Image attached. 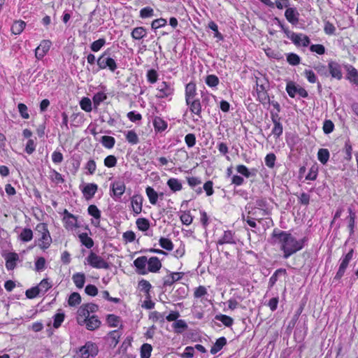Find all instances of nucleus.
Wrapping results in <instances>:
<instances>
[{
	"mask_svg": "<svg viewBox=\"0 0 358 358\" xmlns=\"http://www.w3.org/2000/svg\"><path fill=\"white\" fill-rule=\"evenodd\" d=\"M153 126L156 131L162 132L167 128V123L162 118L155 117L153 120Z\"/></svg>",
	"mask_w": 358,
	"mask_h": 358,
	"instance_id": "nucleus-33",
	"label": "nucleus"
},
{
	"mask_svg": "<svg viewBox=\"0 0 358 358\" xmlns=\"http://www.w3.org/2000/svg\"><path fill=\"white\" fill-rule=\"evenodd\" d=\"M227 344V338L222 336L216 340L215 343L211 347L210 353L213 355L216 354Z\"/></svg>",
	"mask_w": 358,
	"mask_h": 358,
	"instance_id": "nucleus-31",
	"label": "nucleus"
},
{
	"mask_svg": "<svg viewBox=\"0 0 358 358\" xmlns=\"http://www.w3.org/2000/svg\"><path fill=\"white\" fill-rule=\"evenodd\" d=\"M106 322L110 327H117L120 323L121 319L119 316L109 314L107 315Z\"/></svg>",
	"mask_w": 358,
	"mask_h": 358,
	"instance_id": "nucleus-50",
	"label": "nucleus"
},
{
	"mask_svg": "<svg viewBox=\"0 0 358 358\" xmlns=\"http://www.w3.org/2000/svg\"><path fill=\"white\" fill-rule=\"evenodd\" d=\"M285 34L287 37L289 38L294 45L296 46L301 45V39L302 38L303 34H296L289 29H285Z\"/></svg>",
	"mask_w": 358,
	"mask_h": 358,
	"instance_id": "nucleus-30",
	"label": "nucleus"
},
{
	"mask_svg": "<svg viewBox=\"0 0 358 358\" xmlns=\"http://www.w3.org/2000/svg\"><path fill=\"white\" fill-rule=\"evenodd\" d=\"M80 241L87 248L90 249L94 246V241L88 236L87 233H82L78 236Z\"/></svg>",
	"mask_w": 358,
	"mask_h": 358,
	"instance_id": "nucleus-36",
	"label": "nucleus"
},
{
	"mask_svg": "<svg viewBox=\"0 0 358 358\" xmlns=\"http://www.w3.org/2000/svg\"><path fill=\"white\" fill-rule=\"evenodd\" d=\"M99 69H105L108 68L110 71L114 72L117 68L116 62L110 56L109 50L104 51L96 60Z\"/></svg>",
	"mask_w": 358,
	"mask_h": 358,
	"instance_id": "nucleus-3",
	"label": "nucleus"
},
{
	"mask_svg": "<svg viewBox=\"0 0 358 358\" xmlns=\"http://www.w3.org/2000/svg\"><path fill=\"white\" fill-rule=\"evenodd\" d=\"M159 244L164 250L171 251L173 249V244L169 238L161 237L159 240Z\"/></svg>",
	"mask_w": 358,
	"mask_h": 358,
	"instance_id": "nucleus-52",
	"label": "nucleus"
},
{
	"mask_svg": "<svg viewBox=\"0 0 358 358\" xmlns=\"http://www.w3.org/2000/svg\"><path fill=\"white\" fill-rule=\"evenodd\" d=\"M167 185L173 192H178L182 189V183L177 178H170L167 181Z\"/></svg>",
	"mask_w": 358,
	"mask_h": 358,
	"instance_id": "nucleus-39",
	"label": "nucleus"
},
{
	"mask_svg": "<svg viewBox=\"0 0 358 358\" xmlns=\"http://www.w3.org/2000/svg\"><path fill=\"white\" fill-rule=\"evenodd\" d=\"M286 274H287L286 269L282 268L277 269L273 273V274L271 276V278H269V281H268V289H270L274 286V285L276 283L279 276L282 275H286Z\"/></svg>",
	"mask_w": 358,
	"mask_h": 358,
	"instance_id": "nucleus-29",
	"label": "nucleus"
},
{
	"mask_svg": "<svg viewBox=\"0 0 358 358\" xmlns=\"http://www.w3.org/2000/svg\"><path fill=\"white\" fill-rule=\"evenodd\" d=\"M72 280L78 289L83 287L85 282V275L83 273H76L72 276Z\"/></svg>",
	"mask_w": 358,
	"mask_h": 358,
	"instance_id": "nucleus-32",
	"label": "nucleus"
},
{
	"mask_svg": "<svg viewBox=\"0 0 358 358\" xmlns=\"http://www.w3.org/2000/svg\"><path fill=\"white\" fill-rule=\"evenodd\" d=\"M81 303V296L78 292H73L69 296L68 303L70 306H76Z\"/></svg>",
	"mask_w": 358,
	"mask_h": 358,
	"instance_id": "nucleus-51",
	"label": "nucleus"
},
{
	"mask_svg": "<svg viewBox=\"0 0 358 358\" xmlns=\"http://www.w3.org/2000/svg\"><path fill=\"white\" fill-rule=\"evenodd\" d=\"M152 348L150 344L144 343L141 348V357L150 358Z\"/></svg>",
	"mask_w": 358,
	"mask_h": 358,
	"instance_id": "nucleus-53",
	"label": "nucleus"
},
{
	"mask_svg": "<svg viewBox=\"0 0 358 358\" xmlns=\"http://www.w3.org/2000/svg\"><path fill=\"white\" fill-rule=\"evenodd\" d=\"M137 228L142 231H146L150 228V222L144 217L138 218L136 221Z\"/></svg>",
	"mask_w": 358,
	"mask_h": 358,
	"instance_id": "nucleus-45",
	"label": "nucleus"
},
{
	"mask_svg": "<svg viewBox=\"0 0 358 358\" xmlns=\"http://www.w3.org/2000/svg\"><path fill=\"white\" fill-rule=\"evenodd\" d=\"M100 142L105 148L111 149L115 145V139L113 136H103L100 140Z\"/></svg>",
	"mask_w": 358,
	"mask_h": 358,
	"instance_id": "nucleus-44",
	"label": "nucleus"
},
{
	"mask_svg": "<svg viewBox=\"0 0 358 358\" xmlns=\"http://www.w3.org/2000/svg\"><path fill=\"white\" fill-rule=\"evenodd\" d=\"M217 243L219 245L236 244V241L235 240L234 233L230 230L225 231L223 236L218 239Z\"/></svg>",
	"mask_w": 358,
	"mask_h": 358,
	"instance_id": "nucleus-23",
	"label": "nucleus"
},
{
	"mask_svg": "<svg viewBox=\"0 0 358 358\" xmlns=\"http://www.w3.org/2000/svg\"><path fill=\"white\" fill-rule=\"evenodd\" d=\"M51 45L52 43L49 40L42 41L40 45L35 50V56L36 59L38 60L42 59L49 51Z\"/></svg>",
	"mask_w": 358,
	"mask_h": 358,
	"instance_id": "nucleus-13",
	"label": "nucleus"
},
{
	"mask_svg": "<svg viewBox=\"0 0 358 358\" xmlns=\"http://www.w3.org/2000/svg\"><path fill=\"white\" fill-rule=\"evenodd\" d=\"M265 164L270 169H272L275 166V162L276 160V157L274 153H268L265 157Z\"/></svg>",
	"mask_w": 358,
	"mask_h": 358,
	"instance_id": "nucleus-64",
	"label": "nucleus"
},
{
	"mask_svg": "<svg viewBox=\"0 0 358 358\" xmlns=\"http://www.w3.org/2000/svg\"><path fill=\"white\" fill-rule=\"evenodd\" d=\"M36 231L41 236L38 241H36V244L43 250L48 249L52 243V238L48 226L45 223H39L36 225Z\"/></svg>",
	"mask_w": 358,
	"mask_h": 358,
	"instance_id": "nucleus-2",
	"label": "nucleus"
},
{
	"mask_svg": "<svg viewBox=\"0 0 358 358\" xmlns=\"http://www.w3.org/2000/svg\"><path fill=\"white\" fill-rule=\"evenodd\" d=\"M271 117L274 125L271 131V134L274 136L275 139H277L282 134L283 127L282 123L280 122V117L277 113L271 112Z\"/></svg>",
	"mask_w": 358,
	"mask_h": 358,
	"instance_id": "nucleus-10",
	"label": "nucleus"
},
{
	"mask_svg": "<svg viewBox=\"0 0 358 358\" xmlns=\"http://www.w3.org/2000/svg\"><path fill=\"white\" fill-rule=\"evenodd\" d=\"M329 152L326 148H320L317 152V159L322 164H326L329 159Z\"/></svg>",
	"mask_w": 358,
	"mask_h": 358,
	"instance_id": "nucleus-43",
	"label": "nucleus"
},
{
	"mask_svg": "<svg viewBox=\"0 0 358 358\" xmlns=\"http://www.w3.org/2000/svg\"><path fill=\"white\" fill-rule=\"evenodd\" d=\"M208 27L214 31L215 38H217L220 41H222L224 39L223 35L219 32L218 27L214 21L209 22Z\"/></svg>",
	"mask_w": 358,
	"mask_h": 358,
	"instance_id": "nucleus-56",
	"label": "nucleus"
},
{
	"mask_svg": "<svg viewBox=\"0 0 358 358\" xmlns=\"http://www.w3.org/2000/svg\"><path fill=\"white\" fill-rule=\"evenodd\" d=\"M149 318L154 322H160L164 323L165 320L164 313H161L157 311L151 312L149 315Z\"/></svg>",
	"mask_w": 358,
	"mask_h": 358,
	"instance_id": "nucleus-58",
	"label": "nucleus"
},
{
	"mask_svg": "<svg viewBox=\"0 0 358 358\" xmlns=\"http://www.w3.org/2000/svg\"><path fill=\"white\" fill-rule=\"evenodd\" d=\"M329 76L332 78L341 80L343 78L342 66L336 61L331 60L328 62Z\"/></svg>",
	"mask_w": 358,
	"mask_h": 358,
	"instance_id": "nucleus-9",
	"label": "nucleus"
},
{
	"mask_svg": "<svg viewBox=\"0 0 358 358\" xmlns=\"http://www.w3.org/2000/svg\"><path fill=\"white\" fill-rule=\"evenodd\" d=\"M121 336V334L119 330L111 331L108 334L107 339L109 345L112 348H115L119 342V339Z\"/></svg>",
	"mask_w": 358,
	"mask_h": 358,
	"instance_id": "nucleus-28",
	"label": "nucleus"
},
{
	"mask_svg": "<svg viewBox=\"0 0 358 358\" xmlns=\"http://www.w3.org/2000/svg\"><path fill=\"white\" fill-rule=\"evenodd\" d=\"M196 84L194 82H190L187 83L185 86V101H188V100L196 99Z\"/></svg>",
	"mask_w": 358,
	"mask_h": 358,
	"instance_id": "nucleus-24",
	"label": "nucleus"
},
{
	"mask_svg": "<svg viewBox=\"0 0 358 358\" xmlns=\"http://www.w3.org/2000/svg\"><path fill=\"white\" fill-rule=\"evenodd\" d=\"M344 68L347 71L345 78L351 83L358 86V71L351 64H345Z\"/></svg>",
	"mask_w": 358,
	"mask_h": 358,
	"instance_id": "nucleus-16",
	"label": "nucleus"
},
{
	"mask_svg": "<svg viewBox=\"0 0 358 358\" xmlns=\"http://www.w3.org/2000/svg\"><path fill=\"white\" fill-rule=\"evenodd\" d=\"M148 34L147 29L143 27H137L131 32V36L134 40H141L146 37Z\"/></svg>",
	"mask_w": 358,
	"mask_h": 358,
	"instance_id": "nucleus-27",
	"label": "nucleus"
},
{
	"mask_svg": "<svg viewBox=\"0 0 358 358\" xmlns=\"http://www.w3.org/2000/svg\"><path fill=\"white\" fill-rule=\"evenodd\" d=\"M215 319L216 320L220 321L222 322V324L227 327H230L232 326L234 323V320L230 316L222 315V314H218L215 316Z\"/></svg>",
	"mask_w": 358,
	"mask_h": 358,
	"instance_id": "nucleus-41",
	"label": "nucleus"
},
{
	"mask_svg": "<svg viewBox=\"0 0 358 358\" xmlns=\"http://www.w3.org/2000/svg\"><path fill=\"white\" fill-rule=\"evenodd\" d=\"M33 238V231L31 229L24 228L19 235V239L22 242H29Z\"/></svg>",
	"mask_w": 358,
	"mask_h": 358,
	"instance_id": "nucleus-42",
	"label": "nucleus"
},
{
	"mask_svg": "<svg viewBox=\"0 0 358 358\" xmlns=\"http://www.w3.org/2000/svg\"><path fill=\"white\" fill-rule=\"evenodd\" d=\"M97 189H98V186L96 184L88 183L84 187L82 192H83V194L85 198L87 200H90L94 196Z\"/></svg>",
	"mask_w": 358,
	"mask_h": 358,
	"instance_id": "nucleus-21",
	"label": "nucleus"
},
{
	"mask_svg": "<svg viewBox=\"0 0 358 358\" xmlns=\"http://www.w3.org/2000/svg\"><path fill=\"white\" fill-rule=\"evenodd\" d=\"M80 106L85 112H91L92 110V101L88 97H83L80 101Z\"/></svg>",
	"mask_w": 358,
	"mask_h": 358,
	"instance_id": "nucleus-55",
	"label": "nucleus"
},
{
	"mask_svg": "<svg viewBox=\"0 0 358 358\" xmlns=\"http://www.w3.org/2000/svg\"><path fill=\"white\" fill-rule=\"evenodd\" d=\"M272 237L276 238L280 244V250L283 252L282 257L285 259L302 250L308 242L306 236L297 240L291 233L277 229L273 230Z\"/></svg>",
	"mask_w": 358,
	"mask_h": 358,
	"instance_id": "nucleus-1",
	"label": "nucleus"
},
{
	"mask_svg": "<svg viewBox=\"0 0 358 358\" xmlns=\"http://www.w3.org/2000/svg\"><path fill=\"white\" fill-rule=\"evenodd\" d=\"M322 129L325 134H329L334 129V124L331 120H325L323 122Z\"/></svg>",
	"mask_w": 358,
	"mask_h": 358,
	"instance_id": "nucleus-62",
	"label": "nucleus"
},
{
	"mask_svg": "<svg viewBox=\"0 0 358 358\" xmlns=\"http://www.w3.org/2000/svg\"><path fill=\"white\" fill-rule=\"evenodd\" d=\"M148 270L152 273L157 272L162 267V263L157 257H152L148 259Z\"/></svg>",
	"mask_w": 358,
	"mask_h": 358,
	"instance_id": "nucleus-25",
	"label": "nucleus"
},
{
	"mask_svg": "<svg viewBox=\"0 0 358 358\" xmlns=\"http://www.w3.org/2000/svg\"><path fill=\"white\" fill-rule=\"evenodd\" d=\"M83 350L87 352L88 355H91V357H95L98 353V348L96 344L87 342L83 347Z\"/></svg>",
	"mask_w": 358,
	"mask_h": 358,
	"instance_id": "nucleus-40",
	"label": "nucleus"
},
{
	"mask_svg": "<svg viewBox=\"0 0 358 358\" xmlns=\"http://www.w3.org/2000/svg\"><path fill=\"white\" fill-rule=\"evenodd\" d=\"M107 99V95L103 92H99L94 94L92 101L94 107L97 108L101 102L104 101Z\"/></svg>",
	"mask_w": 358,
	"mask_h": 358,
	"instance_id": "nucleus-38",
	"label": "nucleus"
},
{
	"mask_svg": "<svg viewBox=\"0 0 358 358\" xmlns=\"http://www.w3.org/2000/svg\"><path fill=\"white\" fill-rule=\"evenodd\" d=\"M77 314H78L77 321H78V324H79V320H84L85 319H87L90 317L89 310L85 307V304H83L82 306H80V308H78V310L77 311Z\"/></svg>",
	"mask_w": 358,
	"mask_h": 358,
	"instance_id": "nucleus-46",
	"label": "nucleus"
},
{
	"mask_svg": "<svg viewBox=\"0 0 358 358\" xmlns=\"http://www.w3.org/2000/svg\"><path fill=\"white\" fill-rule=\"evenodd\" d=\"M184 276L182 272H171L163 278L164 287L171 286Z\"/></svg>",
	"mask_w": 358,
	"mask_h": 358,
	"instance_id": "nucleus-17",
	"label": "nucleus"
},
{
	"mask_svg": "<svg viewBox=\"0 0 358 358\" xmlns=\"http://www.w3.org/2000/svg\"><path fill=\"white\" fill-rule=\"evenodd\" d=\"M185 102L192 113L201 117L202 105L199 99H190Z\"/></svg>",
	"mask_w": 358,
	"mask_h": 358,
	"instance_id": "nucleus-15",
	"label": "nucleus"
},
{
	"mask_svg": "<svg viewBox=\"0 0 358 358\" xmlns=\"http://www.w3.org/2000/svg\"><path fill=\"white\" fill-rule=\"evenodd\" d=\"M63 222L66 229H73L78 227L77 217L69 213L66 209L64 210Z\"/></svg>",
	"mask_w": 358,
	"mask_h": 358,
	"instance_id": "nucleus-11",
	"label": "nucleus"
},
{
	"mask_svg": "<svg viewBox=\"0 0 358 358\" xmlns=\"http://www.w3.org/2000/svg\"><path fill=\"white\" fill-rule=\"evenodd\" d=\"M138 287L141 289V291L145 292L146 299L151 298L150 291L152 288L151 284L146 280L142 279L138 282Z\"/></svg>",
	"mask_w": 358,
	"mask_h": 358,
	"instance_id": "nucleus-35",
	"label": "nucleus"
},
{
	"mask_svg": "<svg viewBox=\"0 0 358 358\" xmlns=\"http://www.w3.org/2000/svg\"><path fill=\"white\" fill-rule=\"evenodd\" d=\"M158 93L156 97L158 99H164L171 96L174 92V88L171 83L162 82L159 84L157 87Z\"/></svg>",
	"mask_w": 358,
	"mask_h": 358,
	"instance_id": "nucleus-8",
	"label": "nucleus"
},
{
	"mask_svg": "<svg viewBox=\"0 0 358 358\" xmlns=\"http://www.w3.org/2000/svg\"><path fill=\"white\" fill-rule=\"evenodd\" d=\"M180 219L183 224L189 225L193 221V217L189 211H184L182 213Z\"/></svg>",
	"mask_w": 358,
	"mask_h": 358,
	"instance_id": "nucleus-61",
	"label": "nucleus"
},
{
	"mask_svg": "<svg viewBox=\"0 0 358 358\" xmlns=\"http://www.w3.org/2000/svg\"><path fill=\"white\" fill-rule=\"evenodd\" d=\"M51 287L52 285L48 281V279L42 280L39 285L37 286L40 293H45Z\"/></svg>",
	"mask_w": 358,
	"mask_h": 358,
	"instance_id": "nucleus-63",
	"label": "nucleus"
},
{
	"mask_svg": "<svg viewBox=\"0 0 358 358\" xmlns=\"http://www.w3.org/2000/svg\"><path fill=\"white\" fill-rule=\"evenodd\" d=\"M286 20L292 25H296L299 20V13L296 8H287L285 12Z\"/></svg>",
	"mask_w": 358,
	"mask_h": 358,
	"instance_id": "nucleus-18",
	"label": "nucleus"
},
{
	"mask_svg": "<svg viewBox=\"0 0 358 358\" xmlns=\"http://www.w3.org/2000/svg\"><path fill=\"white\" fill-rule=\"evenodd\" d=\"M126 186L123 181L116 180L110 184V194L115 199H120L124 193Z\"/></svg>",
	"mask_w": 358,
	"mask_h": 358,
	"instance_id": "nucleus-7",
	"label": "nucleus"
},
{
	"mask_svg": "<svg viewBox=\"0 0 358 358\" xmlns=\"http://www.w3.org/2000/svg\"><path fill=\"white\" fill-rule=\"evenodd\" d=\"M147 264L148 259L145 256L139 257L134 261V265L136 268L138 273L141 275L147 273V271L145 270Z\"/></svg>",
	"mask_w": 358,
	"mask_h": 358,
	"instance_id": "nucleus-19",
	"label": "nucleus"
},
{
	"mask_svg": "<svg viewBox=\"0 0 358 358\" xmlns=\"http://www.w3.org/2000/svg\"><path fill=\"white\" fill-rule=\"evenodd\" d=\"M262 219V218L261 217H252L249 215L245 217L244 214L242 215L243 221H245L250 227L254 229H256L257 227V224L255 222V220H258L260 222Z\"/></svg>",
	"mask_w": 358,
	"mask_h": 358,
	"instance_id": "nucleus-59",
	"label": "nucleus"
},
{
	"mask_svg": "<svg viewBox=\"0 0 358 358\" xmlns=\"http://www.w3.org/2000/svg\"><path fill=\"white\" fill-rule=\"evenodd\" d=\"M206 84L210 87H215L219 84V78L215 75H208L205 80Z\"/></svg>",
	"mask_w": 358,
	"mask_h": 358,
	"instance_id": "nucleus-54",
	"label": "nucleus"
},
{
	"mask_svg": "<svg viewBox=\"0 0 358 358\" xmlns=\"http://www.w3.org/2000/svg\"><path fill=\"white\" fill-rule=\"evenodd\" d=\"M173 327L175 329V332L177 334H181L182 331L187 329V324L183 320H178L173 324Z\"/></svg>",
	"mask_w": 358,
	"mask_h": 358,
	"instance_id": "nucleus-47",
	"label": "nucleus"
},
{
	"mask_svg": "<svg viewBox=\"0 0 358 358\" xmlns=\"http://www.w3.org/2000/svg\"><path fill=\"white\" fill-rule=\"evenodd\" d=\"M126 140L131 145H136L139 142L137 134L134 130L128 131L125 134Z\"/></svg>",
	"mask_w": 358,
	"mask_h": 358,
	"instance_id": "nucleus-49",
	"label": "nucleus"
},
{
	"mask_svg": "<svg viewBox=\"0 0 358 358\" xmlns=\"http://www.w3.org/2000/svg\"><path fill=\"white\" fill-rule=\"evenodd\" d=\"M87 213L90 216L93 217V219L91 220L92 224L96 227H99L101 217V210L97 208L96 205L91 204L87 208Z\"/></svg>",
	"mask_w": 358,
	"mask_h": 358,
	"instance_id": "nucleus-12",
	"label": "nucleus"
},
{
	"mask_svg": "<svg viewBox=\"0 0 358 358\" xmlns=\"http://www.w3.org/2000/svg\"><path fill=\"white\" fill-rule=\"evenodd\" d=\"M236 171L243 176L248 178L250 177H255L257 175V169H252L249 170L245 165L240 164L236 166Z\"/></svg>",
	"mask_w": 358,
	"mask_h": 358,
	"instance_id": "nucleus-26",
	"label": "nucleus"
},
{
	"mask_svg": "<svg viewBox=\"0 0 358 358\" xmlns=\"http://www.w3.org/2000/svg\"><path fill=\"white\" fill-rule=\"evenodd\" d=\"M79 324L85 325L88 330L93 331L98 329L101 325V321L96 315H92L84 320H79Z\"/></svg>",
	"mask_w": 358,
	"mask_h": 358,
	"instance_id": "nucleus-14",
	"label": "nucleus"
},
{
	"mask_svg": "<svg viewBox=\"0 0 358 358\" xmlns=\"http://www.w3.org/2000/svg\"><path fill=\"white\" fill-rule=\"evenodd\" d=\"M354 250L350 249L349 252L343 255L339 260L340 264L338 269L334 278V281H339L344 275L350 262L353 258Z\"/></svg>",
	"mask_w": 358,
	"mask_h": 358,
	"instance_id": "nucleus-4",
	"label": "nucleus"
},
{
	"mask_svg": "<svg viewBox=\"0 0 358 358\" xmlns=\"http://www.w3.org/2000/svg\"><path fill=\"white\" fill-rule=\"evenodd\" d=\"M86 260L92 267L95 268L109 269L110 264L105 261L101 256L96 255L94 252H90Z\"/></svg>",
	"mask_w": 358,
	"mask_h": 358,
	"instance_id": "nucleus-5",
	"label": "nucleus"
},
{
	"mask_svg": "<svg viewBox=\"0 0 358 358\" xmlns=\"http://www.w3.org/2000/svg\"><path fill=\"white\" fill-rule=\"evenodd\" d=\"M25 26L26 23L24 21H15L11 27V31L13 34L18 35L23 31L24 29L25 28Z\"/></svg>",
	"mask_w": 358,
	"mask_h": 358,
	"instance_id": "nucleus-37",
	"label": "nucleus"
},
{
	"mask_svg": "<svg viewBox=\"0 0 358 358\" xmlns=\"http://www.w3.org/2000/svg\"><path fill=\"white\" fill-rule=\"evenodd\" d=\"M256 92L257 95V99L262 104L269 103L270 99L269 96L267 93V90L266 87L264 86V83L262 80H259L257 78L256 80Z\"/></svg>",
	"mask_w": 358,
	"mask_h": 358,
	"instance_id": "nucleus-6",
	"label": "nucleus"
},
{
	"mask_svg": "<svg viewBox=\"0 0 358 358\" xmlns=\"http://www.w3.org/2000/svg\"><path fill=\"white\" fill-rule=\"evenodd\" d=\"M266 204L267 203L266 199L261 198L256 200L254 207H256V208L260 210L262 212V215L264 216L268 214V210L266 209Z\"/></svg>",
	"mask_w": 358,
	"mask_h": 358,
	"instance_id": "nucleus-48",
	"label": "nucleus"
},
{
	"mask_svg": "<svg viewBox=\"0 0 358 358\" xmlns=\"http://www.w3.org/2000/svg\"><path fill=\"white\" fill-rule=\"evenodd\" d=\"M5 259L6 268L8 271L13 270L19 260V255L15 252H9L5 256Z\"/></svg>",
	"mask_w": 358,
	"mask_h": 358,
	"instance_id": "nucleus-20",
	"label": "nucleus"
},
{
	"mask_svg": "<svg viewBox=\"0 0 358 358\" xmlns=\"http://www.w3.org/2000/svg\"><path fill=\"white\" fill-rule=\"evenodd\" d=\"M143 197L141 195L136 194L131 197L132 210L136 215H138L142 211Z\"/></svg>",
	"mask_w": 358,
	"mask_h": 358,
	"instance_id": "nucleus-22",
	"label": "nucleus"
},
{
	"mask_svg": "<svg viewBox=\"0 0 358 358\" xmlns=\"http://www.w3.org/2000/svg\"><path fill=\"white\" fill-rule=\"evenodd\" d=\"M145 192L150 203L155 205L159 198V194L152 187L150 186L146 187Z\"/></svg>",
	"mask_w": 358,
	"mask_h": 358,
	"instance_id": "nucleus-34",
	"label": "nucleus"
},
{
	"mask_svg": "<svg viewBox=\"0 0 358 358\" xmlns=\"http://www.w3.org/2000/svg\"><path fill=\"white\" fill-rule=\"evenodd\" d=\"M106 44V39L103 38H99L95 41H94L91 45L90 48L92 51L93 52H98L99 51L101 48Z\"/></svg>",
	"mask_w": 358,
	"mask_h": 358,
	"instance_id": "nucleus-57",
	"label": "nucleus"
},
{
	"mask_svg": "<svg viewBox=\"0 0 358 358\" xmlns=\"http://www.w3.org/2000/svg\"><path fill=\"white\" fill-rule=\"evenodd\" d=\"M287 62L292 66L298 65L300 63V57L295 53H288L287 55Z\"/></svg>",
	"mask_w": 358,
	"mask_h": 358,
	"instance_id": "nucleus-60",
	"label": "nucleus"
}]
</instances>
